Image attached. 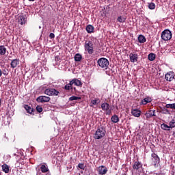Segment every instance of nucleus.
<instances>
[{
    "label": "nucleus",
    "instance_id": "nucleus-1",
    "mask_svg": "<svg viewBox=\"0 0 175 175\" xmlns=\"http://www.w3.org/2000/svg\"><path fill=\"white\" fill-rule=\"evenodd\" d=\"M106 135V129L103 126H98L94 135V139L96 140H100L103 137H105Z\"/></svg>",
    "mask_w": 175,
    "mask_h": 175
},
{
    "label": "nucleus",
    "instance_id": "nucleus-2",
    "mask_svg": "<svg viewBox=\"0 0 175 175\" xmlns=\"http://www.w3.org/2000/svg\"><path fill=\"white\" fill-rule=\"evenodd\" d=\"M84 49L88 54H90V55L94 54V43H92V41H85Z\"/></svg>",
    "mask_w": 175,
    "mask_h": 175
},
{
    "label": "nucleus",
    "instance_id": "nucleus-3",
    "mask_svg": "<svg viewBox=\"0 0 175 175\" xmlns=\"http://www.w3.org/2000/svg\"><path fill=\"white\" fill-rule=\"evenodd\" d=\"M98 65L102 69L107 70V68H109V60L105 57H101L98 59L97 61Z\"/></svg>",
    "mask_w": 175,
    "mask_h": 175
},
{
    "label": "nucleus",
    "instance_id": "nucleus-4",
    "mask_svg": "<svg viewBox=\"0 0 175 175\" xmlns=\"http://www.w3.org/2000/svg\"><path fill=\"white\" fill-rule=\"evenodd\" d=\"M161 38L164 41L170 40L172 39V31L166 29L161 32Z\"/></svg>",
    "mask_w": 175,
    "mask_h": 175
},
{
    "label": "nucleus",
    "instance_id": "nucleus-5",
    "mask_svg": "<svg viewBox=\"0 0 175 175\" xmlns=\"http://www.w3.org/2000/svg\"><path fill=\"white\" fill-rule=\"evenodd\" d=\"M44 94L49 96H58L59 95V91L55 88H47L44 90Z\"/></svg>",
    "mask_w": 175,
    "mask_h": 175
},
{
    "label": "nucleus",
    "instance_id": "nucleus-6",
    "mask_svg": "<svg viewBox=\"0 0 175 175\" xmlns=\"http://www.w3.org/2000/svg\"><path fill=\"white\" fill-rule=\"evenodd\" d=\"M101 109L103 111H106L105 114L107 116H110L111 114V109H110V105L107 103H103L101 104Z\"/></svg>",
    "mask_w": 175,
    "mask_h": 175
},
{
    "label": "nucleus",
    "instance_id": "nucleus-7",
    "mask_svg": "<svg viewBox=\"0 0 175 175\" xmlns=\"http://www.w3.org/2000/svg\"><path fill=\"white\" fill-rule=\"evenodd\" d=\"M165 79L167 81H173V80H175L174 72L170 71L167 72L165 75Z\"/></svg>",
    "mask_w": 175,
    "mask_h": 175
},
{
    "label": "nucleus",
    "instance_id": "nucleus-8",
    "mask_svg": "<svg viewBox=\"0 0 175 175\" xmlns=\"http://www.w3.org/2000/svg\"><path fill=\"white\" fill-rule=\"evenodd\" d=\"M143 168V164L141 161H139V159H137L136 161H134L133 163V169L134 170H140Z\"/></svg>",
    "mask_w": 175,
    "mask_h": 175
},
{
    "label": "nucleus",
    "instance_id": "nucleus-9",
    "mask_svg": "<svg viewBox=\"0 0 175 175\" xmlns=\"http://www.w3.org/2000/svg\"><path fill=\"white\" fill-rule=\"evenodd\" d=\"M151 157H152V161L154 163V165L157 166V165H158V163L161 162V159L159 158L158 154H155L154 152L151 154Z\"/></svg>",
    "mask_w": 175,
    "mask_h": 175
},
{
    "label": "nucleus",
    "instance_id": "nucleus-10",
    "mask_svg": "<svg viewBox=\"0 0 175 175\" xmlns=\"http://www.w3.org/2000/svg\"><path fill=\"white\" fill-rule=\"evenodd\" d=\"M97 172L99 175H105L107 173V167L105 165H100L97 168Z\"/></svg>",
    "mask_w": 175,
    "mask_h": 175
},
{
    "label": "nucleus",
    "instance_id": "nucleus-11",
    "mask_svg": "<svg viewBox=\"0 0 175 175\" xmlns=\"http://www.w3.org/2000/svg\"><path fill=\"white\" fill-rule=\"evenodd\" d=\"M50 97L46 96H40L37 98V102L40 103H44L46 102H50Z\"/></svg>",
    "mask_w": 175,
    "mask_h": 175
},
{
    "label": "nucleus",
    "instance_id": "nucleus-12",
    "mask_svg": "<svg viewBox=\"0 0 175 175\" xmlns=\"http://www.w3.org/2000/svg\"><path fill=\"white\" fill-rule=\"evenodd\" d=\"M129 59L131 62L135 64V62H137V59H139V55L137 53H131L129 54Z\"/></svg>",
    "mask_w": 175,
    "mask_h": 175
},
{
    "label": "nucleus",
    "instance_id": "nucleus-13",
    "mask_svg": "<svg viewBox=\"0 0 175 175\" xmlns=\"http://www.w3.org/2000/svg\"><path fill=\"white\" fill-rule=\"evenodd\" d=\"M157 115L155 114V110L150 109L146 111L145 113V117H146V119L148 120V118H151L152 117H156Z\"/></svg>",
    "mask_w": 175,
    "mask_h": 175
},
{
    "label": "nucleus",
    "instance_id": "nucleus-14",
    "mask_svg": "<svg viewBox=\"0 0 175 175\" xmlns=\"http://www.w3.org/2000/svg\"><path fill=\"white\" fill-rule=\"evenodd\" d=\"M18 23L21 24V25L25 24V23H27V16L25 15L21 14L18 18Z\"/></svg>",
    "mask_w": 175,
    "mask_h": 175
},
{
    "label": "nucleus",
    "instance_id": "nucleus-15",
    "mask_svg": "<svg viewBox=\"0 0 175 175\" xmlns=\"http://www.w3.org/2000/svg\"><path fill=\"white\" fill-rule=\"evenodd\" d=\"M11 68L14 69V68H17L18 65H20V59H14L11 61Z\"/></svg>",
    "mask_w": 175,
    "mask_h": 175
},
{
    "label": "nucleus",
    "instance_id": "nucleus-16",
    "mask_svg": "<svg viewBox=\"0 0 175 175\" xmlns=\"http://www.w3.org/2000/svg\"><path fill=\"white\" fill-rule=\"evenodd\" d=\"M71 84H75V85H77V87H81V85H83V83H81V81L77 79H74L72 81H70Z\"/></svg>",
    "mask_w": 175,
    "mask_h": 175
},
{
    "label": "nucleus",
    "instance_id": "nucleus-17",
    "mask_svg": "<svg viewBox=\"0 0 175 175\" xmlns=\"http://www.w3.org/2000/svg\"><path fill=\"white\" fill-rule=\"evenodd\" d=\"M152 102V98L150 96H146L145 98L142 100L140 105H147V103H150Z\"/></svg>",
    "mask_w": 175,
    "mask_h": 175
},
{
    "label": "nucleus",
    "instance_id": "nucleus-18",
    "mask_svg": "<svg viewBox=\"0 0 175 175\" xmlns=\"http://www.w3.org/2000/svg\"><path fill=\"white\" fill-rule=\"evenodd\" d=\"M131 114H133L134 117L139 118L140 117V114H142V111L137 109H132Z\"/></svg>",
    "mask_w": 175,
    "mask_h": 175
},
{
    "label": "nucleus",
    "instance_id": "nucleus-19",
    "mask_svg": "<svg viewBox=\"0 0 175 175\" xmlns=\"http://www.w3.org/2000/svg\"><path fill=\"white\" fill-rule=\"evenodd\" d=\"M74 59H75V62H80V61H81V59H83V56L80 53H77V54H75Z\"/></svg>",
    "mask_w": 175,
    "mask_h": 175
},
{
    "label": "nucleus",
    "instance_id": "nucleus-20",
    "mask_svg": "<svg viewBox=\"0 0 175 175\" xmlns=\"http://www.w3.org/2000/svg\"><path fill=\"white\" fill-rule=\"evenodd\" d=\"M117 21L118 23H120L121 24H124V23L126 21V17H125L124 16H120L118 17Z\"/></svg>",
    "mask_w": 175,
    "mask_h": 175
},
{
    "label": "nucleus",
    "instance_id": "nucleus-21",
    "mask_svg": "<svg viewBox=\"0 0 175 175\" xmlns=\"http://www.w3.org/2000/svg\"><path fill=\"white\" fill-rule=\"evenodd\" d=\"M94 29H95V28L94 27V26H92V25H88L86 27V31L88 32V33H92V32H94Z\"/></svg>",
    "mask_w": 175,
    "mask_h": 175
},
{
    "label": "nucleus",
    "instance_id": "nucleus-22",
    "mask_svg": "<svg viewBox=\"0 0 175 175\" xmlns=\"http://www.w3.org/2000/svg\"><path fill=\"white\" fill-rule=\"evenodd\" d=\"M138 42L139 43H146L147 42V39H146V37L143 35H139L138 36Z\"/></svg>",
    "mask_w": 175,
    "mask_h": 175
},
{
    "label": "nucleus",
    "instance_id": "nucleus-23",
    "mask_svg": "<svg viewBox=\"0 0 175 175\" xmlns=\"http://www.w3.org/2000/svg\"><path fill=\"white\" fill-rule=\"evenodd\" d=\"M64 90H66L67 91H73V85L71 83V82L70 81L69 83L65 85L64 86Z\"/></svg>",
    "mask_w": 175,
    "mask_h": 175
},
{
    "label": "nucleus",
    "instance_id": "nucleus-24",
    "mask_svg": "<svg viewBox=\"0 0 175 175\" xmlns=\"http://www.w3.org/2000/svg\"><path fill=\"white\" fill-rule=\"evenodd\" d=\"M111 120L112 122H113V124H117V122L120 121V118H118V116L117 115H113L111 118Z\"/></svg>",
    "mask_w": 175,
    "mask_h": 175
},
{
    "label": "nucleus",
    "instance_id": "nucleus-25",
    "mask_svg": "<svg viewBox=\"0 0 175 175\" xmlns=\"http://www.w3.org/2000/svg\"><path fill=\"white\" fill-rule=\"evenodd\" d=\"M6 50V47L4 45H0V55H5Z\"/></svg>",
    "mask_w": 175,
    "mask_h": 175
},
{
    "label": "nucleus",
    "instance_id": "nucleus-26",
    "mask_svg": "<svg viewBox=\"0 0 175 175\" xmlns=\"http://www.w3.org/2000/svg\"><path fill=\"white\" fill-rule=\"evenodd\" d=\"M25 109L29 114H32V113H33V108H31L28 105H25Z\"/></svg>",
    "mask_w": 175,
    "mask_h": 175
},
{
    "label": "nucleus",
    "instance_id": "nucleus-27",
    "mask_svg": "<svg viewBox=\"0 0 175 175\" xmlns=\"http://www.w3.org/2000/svg\"><path fill=\"white\" fill-rule=\"evenodd\" d=\"M1 169L4 173H9V165L3 164L1 165Z\"/></svg>",
    "mask_w": 175,
    "mask_h": 175
},
{
    "label": "nucleus",
    "instance_id": "nucleus-28",
    "mask_svg": "<svg viewBox=\"0 0 175 175\" xmlns=\"http://www.w3.org/2000/svg\"><path fill=\"white\" fill-rule=\"evenodd\" d=\"M156 57H157V55H155V53H150L148 55V59L149 61H154Z\"/></svg>",
    "mask_w": 175,
    "mask_h": 175
},
{
    "label": "nucleus",
    "instance_id": "nucleus-29",
    "mask_svg": "<svg viewBox=\"0 0 175 175\" xmlns=\"http://www.w3.org/2000/svg\"><path fill=\"white\" fill-rule=\"evenodd\" d=\"M161 129H163V131H170L171 128L170 126H168L167 124L163 123L161 125Z\"/></svg>",
    "mask_w": 175,
    "mask_h": 175
},
{
    "label": "nucleus",
    "instance_id": "nucleus-30",
    "mask_svg": "<svg viewBox=\"0 0 175 175\" xmlns=\"http://www.w3.org/2000/svg\"><path fill=\"white\" fill-rule=\"evenodd\" d=\"M42 173H47L49 172V168L46 167L45 165H42L40 167Z\"/></svg>",
    "mask_w": 175,
    "mask_h": 175
},
{
    "label": "nucleus",
    "instance_id": "nucleus-31",
    "mask_svg": "<svg viewBox=\"0 0 175 175\" xmlns=\"http://www.w3.org/2000/svg\"><path fill=\"white\" fill-rule=\"evenodd\" d=\"M81 99V97H77L76 96H72L71 97L69 98V100L72 101V100H80Z\"/></svg>",
    "mask_w": 175,
    "mask_h": 175
},
{
    "label": "nucleus",
    "instance_id": "nucleus-32",
    "mask_svg": "<svg viewBox=\"0 0 175 175\" xmlns=\"http://www.w3.org/2000/svg\"><path fill=\"white\" fill-rule=\"evenodd\" d=\"M99 102H100L99 100V98H95L94 100H91V103H92V105H93V106H95V105H98V103H99Z\"/></svg>",
    "mask_w": 175,
    "mask_h": 175
},
{
    "label": "nucleus",
    "instance_id": "nucleus-33",
    "mask_svg": "<svg viewBox=\"0 0 175 175\" xmlns=\"http://www.w3.org/2000/svg\"><path fill=\"white\" fill-rule=\"evenodd\" d=\"M148 9H150V10H154V9H155V3H148Z\"/></svg>",
    "mask_w": 175,
    "mask_h": 175
},
{
    "label": "nucleus",
    "instance_id": "nucleus-34",
    "mask_svg": "<svg viewBox=\"0 0 175 175\" xmlns=\"http://www.w3.org/2000/svg\"><path fill=\"white\" fill-rule=\"evenodd\" d=\"M114 71H113V70L108 68L106 70L105 73L106 75H107L108 76H111V73H113Z\"/></svg>",
    "mask_w": 175,
    "mask_h": 175
},
{
    "label": "nucleus",
    "instance_id": "nucleus-35",
    "mask_svg": "<svg viewBox=\"0 0 175 175\" xmlns=\"http://www.w3.org/2000/svg\"><path fill=\"white\" fill-rule=\"evenodd\" d=\"M170 128H174L175 127V120H172V121L170 122L169 123Z\"/></svg>",
    "mask_w": 175,
    "mask_h": 175
},
{
    "label": "nucleus",
    "instance_id": "nucleus-36",
    "mask_svg": "<svg viewBox=\"0 0 175 175\" xmlns=\"http://www.w3.org/2000/svg\"><path fill=\"white\" fill-rule=\"evenodd\" d=\"M36 110L38 113H42L43 111V108L40 105H37Z\"/></svg>",
    "mask_w": 175,
    "mask_h": 175
},
{
    "label": "nucleus",
    "instance_id": "nucleus-37",
    "mask_svg": "<svg viewBox=\"0 0 175 175\" xmlns=\"http://www.w3.org/2000/svg\"><path fill=\"white\" fill-rule=\"evenodd\" d=\"M78 167H79V169H82V170H84V169H85V167L84 166L83 163L78 164Z\"/></svg>",
    "mask_w": 175,
    "mask_h": 175
},
{
    "label": "nucleus",
    "instance_id": "nucleus-38",
    "mask_svg": "<svg viewBox=\"0 0 175 175\" xmlns=\"http://www.w3.org/2000/svg\"><path fill=\"white\" fill-rule=\"evenodd\" d=\"M49 38L50 39H54V38H55V34H54V33H50Z\"/></svg>",
    "mask_w": 175,
    "mask_h": 175
},
{
    "label": "nucleus",
    "instance_id": "nucleus-39",
    "mask_svg": "<svg viewBox=\"0 0 175 175\" xmlns=\"http://www.w3.org/2000/svg\"><path fill=\"white\" fill-rule=\"evenodd\" d=\"M166 109H172V104H167L165 105Z\"/></svg>",
    "mask_w": 175,
    "mask_h": 175
},
{
    "label": "nucleus",
    "instance_id": "nucleus-40",
    "mask_svg": "<svg viewBox=\"0 0 175 175\" xmlns=\"http://www.w3.org/2000/svg\"><path fill=\"white\" fill-rule=\"evenodd\" d=\"M171 109H174L175 110V103L172 104Z\"/></svg>",
    "mask_w": 175,
    "mask_h": 175
},
{
    "label": "nucleus",
    "instance_id": "nucleus-41",
    "mask_svg": "<svg viewBox=\"0 0 175 175\" xmlns=\"http://www.w3.org/2000/svg\"><path fill=\"white\" fill-rule=\"evenodd\" d=\"M2 76V70L0 69V77Z\"/></svg>",
    "mask_w": 175,
    "mask_h": 175
},
{
    "label": "nucleus",
    "instance_id": "nucleus-42",
    "mask_svg": "<svg viewBox=\"0 0 175 175\" xmlns=\"http://www.w3.org/2000/svg\"><path fill=\"white\" fill-rule=\"evenodd\" d=\"M172 136H174V137H175V131L173 132Z\"/></svg>",
    "mask_w": 175,
    "mask_h": 175
},
{
    "label": "nucleus",
    "instance_id": "nucleus-43",
    "mask_svg": "<svg viewBox=\"0 0 175 175\" xmlns=\"http://www.w3.org/2000/svg\"><path fill=\"white\" fill-rule=\"evenodd\" d=\"M29 2H34L35 0H28Z\"/></svg>",
    "mask_w": 175,
    "mask_h": 175
},
{
    "label": "nucleus",
    "instance_id": "nucleus-44",
    "mask_svg": "<svg viewBox=\"0 0 175 175\" xmlns=\"http://www.w3.org/2000/svg\"><path fill=\"white\" fill-rule=\"evenodd\" d=\"M171 175H174V172H172L171 173Z\"/></svg>",
    "mask_w": 175,
    "mask_h": 175
},
{
    "label": "nucleus",
    "instance_id": "nucleus-45",
    "mask_svg": "<svg viewBox=\"0 0 175 175\" xmlns=\"http://www.w3.org/2000/svg\"><path fill=\"white\" fill-rule=\"evenodd\" d=\"M73 90H75V91H76V88H73Z\"/></svg>",
    "mask_w": 175,
    "mask_h": 175
}]
</instances>
